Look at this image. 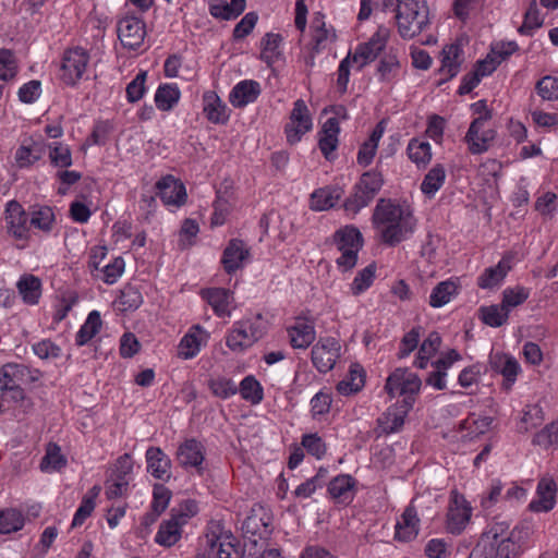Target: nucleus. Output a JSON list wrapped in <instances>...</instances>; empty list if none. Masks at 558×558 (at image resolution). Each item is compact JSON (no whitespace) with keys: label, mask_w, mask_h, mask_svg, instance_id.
I'll use <instances>...</instances> for the list:
<instances>
[{"label":"nucleus","mask_w":558,"mask_h":558,"mask_svg":"<svg viewBox=\"0 0 558 558\" xmlns=\"http://www.w3.org/2000/svg\"><path fill=\"white\" fill-rule=\"evenodd\" d=\"M203 298L213 307L215 314L219 317L229 315V304L232 299V292L225 288H210L202 292Z\"/></svg>","instance_id":"30"},{"label":"nucleus","mask_w":558,"mask_h":558,"mask_svg":"<svg viewBox=\"0 0 558 558\" xmlns=\"http://www.w3.org/2000/svg\"><path fill=\"white\" fill-rule=\"evenodd\" d=\"M461 53V46L457 43L444 47L441 51L442 60L440 72L446 73L447 76L444 80H441L439 84H442L444 82L451 80L459 73L461 65L459 57Z\"/></svg>","instance_id":"31"},{"label":"nucleus","mask_w":558,"mask_h":558,"mask_svg":"<svg viewBox=\"0 0 558 558\" xmlns=\"http://www.w3.org/2000/svg\"><path fill=\"white\" fill-rule=\"evenodd\" d=\"M338 357V343L332 338L320 340L312 348V362L319 373L330 371Z\"/></svg>","instance_id":"13"},{"label":"nucleus","mask_w":558,"mask_h":558,"mask_svg":"<svg viewBox=\"0 0 558 558\" xmlns=\"http://www.w3.org/2000/svg\"><path fill=\"white\" fill-rule=\"evenodd\" d=\"M420 518L416 508L411 502L403 511L401 520L396 524V539L411 542L418 535Z\"/></svg>","instance_id":"21"},{"label":"nucleus","mask_w":558,"mask_h":558,"mask_svg":"<svg viewBox=\"0 0 558 558\" xmlns=\"http://www.w3.org/2000/svg\"><path fill=\"white\" fill-rule=\"evenodd\" d=\"M171 497L172 493L168 487L163 484H155L150 508L161 514L168 508Z\"/></svg>","instance_id":"61"},{"label":"nucleus","mask_w":558,"mask_h":558,"mask_svg":"<svg viewBox=\"0 0 558 558\" xmlns=\"http://www.w3.org/2000/svg\"><path fill=\"white\" fill-rule=\"evenodd\" d=\"M21 372H27V367L15 363H7L0 367V396L4 397L10 384H14Z\"/></svg>","instance_id":"56"},{"label":"nucleus","mask_w":558,"mask_h":558,"mask_svg":"<svg viewBox=\"0 0 558 558\" xmlns=\"http://www.w3.org/2000/svg\"><path fill=\"white\" fill-rule=\"evenodd\" d=\"M510 269L509 262L502 258L496 266L484 270L477 279V286L481 289H493L501 283Z\"/></svg>","instance_id":"34"},{"label":"nucleus","mask_w":558,"mask_h":558,"mask_svg":"<svg viewBox=\"0 0 558 558\" xmlns=\"http://www.w3.org/2000/svg\"><path fill=\"white\" fill-rule=\"evenodd\" d=\"M328 493L335 504L342 505L349 494V475L341 474L330 481Z\"/></svg>","instance_id":"55"},{"label":"nucleus","mask_w":558,"mask_h":558,"mask_svg":"<svg viewBox=\"0 0 558 558\" xmlns=\"http://www.w3.org/2000/svg\"><path fill=\"white\" fill-rule=\"evenodd\" d=\"M88 60V53L81 47L65 51L60 66L61 80L66 85H75L82 78Z\"/></svg>","instance_id":"5"},{"label":"nucleus","mask_w":558,"mask_h":558,"mask_svg":"<svg viewBox=\"0 0 558 558\" xmlns=\"http://www.w3.org/2000/svg\"><path fill=\"white\" fill-rule=\"evenodd\" d=\"M271 521L269 510L260 504H254L242 523L245 547H257L259 541H267L272 532Z\"/></svg>","instance_id":"3"},{"label":"nucleus","mask_w":558,"mask_h":558,"mask_svg":"<svg viewBox=\"0 0 558 558\" xmlns=\"http://www.w3.org/2000/svg\"><path fill=\"white\" fill-rule=\"evenodd\" d=\"M544 20L539 15L536 0H532L524 13L523 23L518 28V33L523 36H533L534 32L542 27Z\"/></svg>","instance_id":"43"},{"label":"nucleus","mask_w":558,"mask_h":558,"mask_svg":"<svg viewBox=\"0 0 558 558\" xmlns=\"http://www.w3.org/2000/svg\"><path fill=\"white\" fill-rule=\"evenodd\" d=\"M101 324L99 312L92 311L76 333V344L82 347L92 340L99 332Z\"/></svg>","instance_id":"40"},{"label":"nucleus","mask_w":558,"mask_h":558,"mask_svg":"<svg viewBox=\"0 0 558 558\" xmlns=\"http://www.w3.org/2000/svg\"><path fill=\"white\" fill-rule=\"evenodd\" d=\"M340 132L337 118H328L318 132V147L324 157L331 161L336 158L333 151L338 147V134Z\"/></svg>","instance_id":"17"},{"label":"nucleus","mask_w":558,"mask_h":558,"mask_svg":"<svg viewBox=\"0 0 558 558\" xmlns=\"http://www.w3.org/2000/svg\"><path fill=\"white\" fill-rule=\"evenodd\" d=\"M492 366L495 371L499 372L504 376L506 381L509 383L508 387H510L515 381L520 371V366L517 360L507 355L493 360Z\"/></svg>","instance_id":"47"},{"label":"nucleus","mask_w":558,"mask_h":558,"mask_svg":"<svg viewBox=\"0 0 558 558\" xmlns=\"http://www.w3.org/2000/svg\"><path fill=\"white\" fill-rule=\"evenodd\" d=\"M384 124V120L379 121L372 131L369 137L361 145L356 156V162L359 166L367 167L372 163L377 151L379 140L385 131Z\"/></svg>","instance_id":"26"},{"label":"nucleus","mask_w":558,"mask_h":558,"mask_svg":"<svg viewBox=\"0 0 558 558\" xmlns=\"http://www.w3.org/2000/svg\"><path fill=\"white\" fill-rule=\"evenodd\" d=\"M41 280L34 275H23L16 282V289L24 303L36 305L41 296Z\"/></svg>","instance_id":"28"},{"label":"nucleus","mask_w":558,"mask_h":558,"mask_svg":"<svg viewBox=\"0 0 558 558\" xmlns=\"http://www.w3.org/2000/svg\"><path fill=\"white\" fill-rule=\"evenodd\" d=\"M383 183V175L379 171L372 170L364 172L359 183L355 185V193L351 199L353 210L356 213L367 206L380 191Z\"/></svg>","instance_id":"6"},{"label":"nucleus","mask_w":558,"mask_h":558,"mask_svg":"<svg viewBox=\"0 0 558 558\" xmlns=\"http://www.w3.org/2000/svg\"><path fill=\"white\" fill-rule=\"evenodd\" d=\"M301 444L310 454L317 459H322L326 453V445L316 433L303 435Z\"/></svg>","instance_id":"64"},{"label":"nucleus","mask_w":558,"mask_h":558,"mask_svg":"<svg viewBox=\"0 0 558 558\" xmlns=\"http://www.w3.org/2000/svg\"><path fill=\"white\" fill-rule=\"evenodd\" d=\"M530 296V290L522 286L514 288H507L502 291V307L510 313V311L523 304Z\"/></svg>","instance_id":"51"},{"label":"nucleus","mask_w":558,"mask_h":558,"mask_svg":"<svg viewBox=\"0 0 558 558\" xmlns=\"http://www.w3.org/2000/svg\"><path fill=\"white\" fill-rule=\"evenodd\" d=\"M282 43V36L275 33H266L260 40V60L268 66H272L275 62L281 59L282 52L280 45Z\"/></svg>","instance_id":"32"},{"label":"nucleus","mask_w":558,"mask_h":558,"mask_svg":"<svg viewBox=\"0 0 558 558\" xmlns=\"http://www.w3.org/2000/svg\"><path fill=\"white\" fill-rule=\"evenodd\" d=\"M413 405L414 400L411 397L403 398L390 405L377 420L381 433L390 435L400 432Z\"/></svg>","instance_id":"7"},{"label":"nucleus","mask_w":558,"mask_h":558,"mask_svg":"<svg viewBox=\"0 0 558 558\" xmlns=\"http://www.w3.org/2000/svg\"><path fill=\"white\" fill-rule=\"evenodd\" d=\"M510 525L504 520L495 519L489 523L487 530L482 534L483 539L493 542L496 545L500 539L507 537L510 533Z\"/></svg>","instance_id":"59"},{"label":"nucleus","mask_w":558,"mask_h":558,"mask_svg":"<svg viewBox=\"0 0 558 558\" xmlns=\"http://www.w3.org/2000/svg\"><path fill=\"white\" fill-rule=\"evenodd\" d=\"M291 345L295 349L307 348L315 339V330L312 324L305 320L296 322L288 329Z\"/></svg>","instance_id":"35"},{"label":"nucleus","mask_w":558,"mask_h":558,"mask_svg":"<svg viewBox=\"0 0 558 558\" xmlns=\"http://www.w3.org/2000/svg\"><path fill=\"white\" fill-rule=\"evenodd\" d=\"M146 35L145 23L136 16H125L118 23V37L123 47L137 49Z\"/></svg>","instance_id":"12"},{"label":"nucleus","mask_w":558,"mask_h":558,"mask_svg":"<svg viewBox=\"0 0 558 558\" xmlns=\"http://www.w3.org/2000/svg\"><path fill=\"white\" fill-rule=\"evenodd\" d=\"M376 263L373 262L362 270L357 271L352 282V290L354 294H361L373 284L376 277Z\"/></svg>","instance_id":"53"},{"label":"nucleus","mask_w":558,"mask_h":558,"mask_svg":"<svg viewBox=\"0 0 558 558\" xmlns=\"http://www.w3.org/2000/svg\"><path fill=\"white\" fill-rule=\"evenodd\" d=\"M49 159L53 167L69 168L72 166V154L68 145L52 143L49 145Z\"/></svg>","instance_id":"52"},{"label":"nucleus","mask_w":558,"mask_h":558,"mask_svg":"<svg viewBox=\"0 0 558 558\" xmlns=\"http://www.w3.org/2000/svg\"><path fill=\"white\" fill-rule=\"evenodd\" d=\"M260 84L253 80L239 82L229 94V101L235 108H243L254 102L260 95Z\"/></svg>","instance_id":"22"},{"label":"nucleus","mask_w":558,"mask_h":558,"mask_svg":"<svg viewBox=\"0 0 558 558\" xmlns=\"http://www.w3.org/2000/svg\"><path fill=\"white\" fill-rule=\"evenodd\" d=\"M481 320L493 328H498L508 322L509 313L502 307L501 304H492L481 306L478 310Z\"/></svg>","instance_id":"39"},{"label":"nucleus","mask_w":558,"mask_h":558,"mask_svg":"<svg viewBox=\"0 0 558 558\" xmlns=\"http://www.w3.org/2000/svg\"><path fill=\"white\" fill-rule=\"evenodd\" d=\"M409 158L417 166L425 167L432 159L430 145L427 142L412 138L407 148Z\"/></svg>","instance_id":"45"},{"label":"nucleus","mask_w":558,"mask_h":558,"mask_svg":"<svg viewBox=\"0 0 558 558\" xmlns=\"http://www.w3.org/2000/svg\"><path fill=\"white\" fill-rule=\"evenodd\" d=\"M344 191L338 186H326L311 194L310 208L315 211L328 210L336 206Z\"/></svg>","instance_id":"25"},{"label":"nucleus","mask_w":558,"mask_h":558,"mask_svg":"<svg viewBox=\"0 0 558 558\" xmlns=\"http://www.w3.org/2000/svg\"><path fill=\"white\" fill-rule=\"evenodd\" d=\"M244 327L245 324L234 323L226 337V344L233 352H243L255 343Z\"/></svg>","instance_id":"37"},{"label":"nucleus","mask_w":558,"mask_h":558,"mask_svg":"<svg viewBox=\"0 0 558 558\" xmlns=\"http://www.w3.org/2000/svg\"><path fill=\"white\" fill-rule=\"evenodd\" d=\"M16 75V63L13 52L0 49V80L9 81Z\"/></svg>","instance_id":"63"},{"label":"nucleus","mask_w":558,"mask_h":558,"mask_svg":"<svg viewBox=\"0 0 558 558\" xmlns=\"http://www.w3.org/2000/svg\"><path fill=\"white\" fill-rule=\"evenodd\" d=\"M177 458L181 466L196 468L198 473H201L205 459L204 446L195 438L187 439L179 446Z\"/></svg>","instance_id":"19"},{"label":"nucleus","mask_w":558,"mask_h":558,"mask_svg":"<svg viewBox=\"0 0 558 558\" xmlns=\"http://www.w3.org/2000/svg\"><path fill=\"white\" fill-rule=\"evenodd\" d=\"M155 186L157 195L167 206H181L186 201L185 186L171 174L162 177Z\"/></svg>","instance_id":"14"},{"label":"nucleus","mask_w":558,"mask_h":558,"mask_svg":"<svg viewBox=\"0 0 558 558\" xmlns=\"http://www.w3.org/2000/svg\"><path fill=\"white\" fill-rule=\"evenodd\" d=\"M24 526V517L16 509L0 510V534L17 532Z\"/></svg>","instance_id":"48"},{"label":"nucleus","mask_w":558,"mask_h":558,"mask_svg":"<svg viewBox=\"0 0 558 558\" xmlns=\"http://www.w3.org/2000/svg\"><path fill=\"white\" fill-rule=\"evenodd\" d=\"M29 210V226L32 228L49 233L54 226L56 216L52 207L47 205H33Z\"/></svg>","instance_id":"29"},{"label":"nucleus","mask_w":558,"mask_h":558,"mask_svg":"<svg viewBox=\"0 0 558 558\" xmlns=\"http://www.w3.org/2000/svg\"><path fill=\"white\" fill-rule=\"evenodd\" d=\"M211 392L221 399H228L238 392V386L232 379L218 378L209 381Z\"/></svg>","instance_id":"62"},{"label":"nucleus","mask_w":558,"mask_h":558,"mask_svg":"<svg viewBox=\"0 0 558 558\" xmlns=\"http://www.w3.org/2000/svg\"><path fill=\"white\" fill-rule=\"evenodd\" d=\"M29 210H25L16 201H10L5 207V220L9 233L17 240H27L29 238Z\"/></svg>","instance_id":"11"},{"label":"nucleus","mask_w":558,"mask_h":558,"mask_svg":"<svg viewBox=\"0 0 558 558\" xmlns=\"http://www.w3.org/2000/svg\"><path fill=\"white\" fill-rule=\"evenodd\" d=\"M241 397L251 404H259L264 399V389L260 383L253 376H245L238 387Z\"/></svg>","instance_id":"38"},{"label":"nucleus","mask_w":558,"mask_h":558,"mask_svg":"<svg viewBox=\"0 0 558 558\" xmlns=\"http://www.w3.org/2000/svg\"><path fill=\"white\" fill-rule=\"evenodd\" d=\"M556 493L557 485L553 478H541L536 488L537 498L530 502V510L533 512L550 511L556 504Z\"/></svg>","instance_id":"18"},{"label":"nucleus","mask_w":558,"mask_h":558,"mask_svg":"<svg viewBox=\"0 0 558 558\" xmlns=\"http://www.w3.org/2000/svg\"><path fill=\"white\" fill-rule=\"evenodd\" d=\"M415 225L416 220L412 217L384 226L381 228L383 242L389 246H396L414 231Z\"/></svg>","instance_id":"24"},{"label":"nucleus","mask_w":558,"mask_h":558,"mask_svg":"<svg viewBox=\"0 0 558 558\" xmlns=\"http://www.w3.org/2000/svg\"><path fill=\"white\" fill-rule=\"evenodd\" d=\"M458 293V286L451 281L446 280L439 282L429 295V305L432 307H441L446 305L452 295Z\"/></svg>","instance_id":"42"},{"label":"nucleus","mask_w":558,"mask_h":558,"mask_svg":"<svg viewBox=\"0 0 558 558\" xmlns=\"http://www.w3.org/2000/svg\"><path fill=\"white\" fill-rule=\"evenodd\" d=\"M66 465V459L61 453V448L53 442L48 444L46 454L40 461V470L47 471H60Z\"/></svg>","instance_id":"44"},{"label":"nucleus","mask_w":558,"mask_h":558,"mask_svg":"<svg viewBox=\"0 0 558 558\" xmlns=\"http://www.w3.org/2000/svg\"><path fill=\"white\" fill-rule=\"evenodd\" d=\"M250 258V250L240 239H231L226 246L221 263L227 274H234L243 268L244 263Z\"/></svg>","instance_id":"15"},{"label":"nucleus","mask_w":558,"mask_h":558,"mask_svg":"<svg viewBox=\"0 0 558 558\" xmlns=\"http://www.w3.org/2000/svg\"><path fill=\"white\" fill-rule=\"evenodd\" d=\"M146 462L147 472L155 478L166 482L171 477V460L159 447H149L147 449Z\"/></svg>","instance_id":"23"},{"label":"nucleus","mask_w":558,"mask_h":558,"mask_svg":"<svg viewBox=\"0 0 558 558\" xmlns=\"http://www.w3.org/2000/svg\"><path fill=\"white\" fill-rule=\"evenodd\" d=\"M398 32L404 39L420 35L428 25V7L425 0H402L396 13Z\"/></svg>","instance_id":"1"},{"label":"nucleus","mask_w":558,"mask_h":558,"mask_svg":"<svg viewBox=\"0 0 558 558\" xmlns=\"http://www.w3.org/2000/svg\"><path fill=\"white\" fill-rule=\"evenodd\" d=\"M181 92L177 84H161L155 93L156 107L161 111H170L177 106Z\"/></svg>","instance_id":"36"},{"label":"nucleus","mask_w":558,"mask_h":558,"mask_svg":"<svg viewBox=\"0 0 558 558\" xmlns=\"http://www.w3.org/2000/svg\"><path fill=\"white\" fill-rule=\"evenodd\" d=\"M530 536L527 525L514 526L509 535L495 545L494 558H519L522 554V546Z\"/></svg>","instance_id":"9"},{"label":"nucleus","mask_w":558,"mask_h":558,"mask_svg":"<svg viewBox=\"0 0 558 558\" xmlns=\"http://www.w3.org/2000/svg\"><path fill=\"white\" fill-rule=\"evenodd\" d=\"M388 38L389 31L381 26L378 27L367 41L360 44L354 53H351V64H357V69L361 70L366 64L373 62L384 51Z\"/></svg>","instance_id":"4"},{"label":"nucleus","mask_w":558,"mask_h":558,"mask_svg":"<svg viewBox=\"0 0 558 558\" xmlns=\"http://www.w3.org/2000/svg\"><path fill=\"white\" fill-rule=\"evenodd\" d=\"M537 95L547 101L558 100V77L545 75L535 84Z\"/></svg>","instance_id":"54"},{"label":"nucleus","mask_w":558,"mask_h":558,"mask_svg":"<svg viewBox=\"0 0 558 558\" xmlns=\"http://www.w3.org/2000/svg\"><path fill=\"white\" fill-rule=\"evenodd\" d=\"M204 112L207 119L216 124H225L229 120L228 108L215 92H206L203 96Z\"/></svg>","instance_id":"27"},{"label":"nucleus","mask_w":558,"mask_h":558,"mask_svg":"<svg viewBox=\"0 0 558 558\" xmlns=\"http://www.w3.org/2000/svg\"><path fill=\"white\" fill-rule=\"evenodd\" d=\"M472 508L464 496L457 490L451 492L450 504L447 512V530L449 533L460 534L469 523Z\"/></svg>","instance_id":"8"},{"label":"nucleus","mask_w":558,"mask_h":558,"mask_svg":"<svg viewBox=\"0 0 558 558\" xmlns=\"http://www.w3.org/2000/svg\"><path fill=\"white\" fill-rule=\"evenodd\" d=\"M401 2V0H361L357 21H366L371 16L374 5L375 8H380L383 11L390 10L397 12L398 5Z\"/></svg>","instance_id":"50"},{"label":"nucleus","mask_w":558,"mask_h":558,"mask_svg":"<svg viewBox=\"0 0 558 558\" xmlns=\"http://www.w3.org/2000/svg\"><path fill=\"white\" fill-rule=\"evenodd\" d=\"M182 524L171 514L169 520L163 521L156 534L155 542L165 547L173 546L181 538Z\"/></svg>","instance_id":"33"},{"label":"nucleus","mask_w":558,"mask_h":558,"mask_svg":"<svg viewBox=\"0 0 558 558\" xmlns=\"http://www.w3.org/2000/svg\"><path fill=\"white\" fill-rule=\"evenodd\" d=\"M291 122L286 125V135L290 144L298 143L302 135L312 129V119L304 100L298 99L294 102L290 116Z\"/></svg>","instance_id":"10"},{"label":"nucleus","mask_w":558,"mask_h":558,"mask_svg":"<svg viewBox=\"0 0 558 558\" xmlns=\"http://www.w3.org/2000/svg\"><path fill=\"white\" fill-rule=\"evenodd\" d=\"M400 62L396 53H385L377 65V73L381 82H391L399 73Z\"/></svg>","instance_id":"46"},{"label":"nucleus","mask_w":558,"mask_h":558,"mask_svg":"<svg viewBox=\"0 0 558 558\" xmlns=\"http://www.w3.org/2000/svg\"><path fill=\"white\" fill-rule=\"evenodd\" d=\"M474 113L478 114L465 134V143L473 155H480L488 150L490 143L496 137V131L485 129V124L493 118V112L487 108L486 100L481 99L471 106Z\"/></svg>","instance_id":"2"},{"label":"nucleus","mask_w":558,"mask_h":558,"mask_svg":"<svg viewBox=\"0 0 558 558\" xmlns=\"http://www.w3.org/2000/svg\"><path fill=\"white\" fill-rule=\"evenodd\" d=\"M147 72L140 71L136 76L126 86V99L129 102H137L141 100L146 92Z\"/></svg>","instance_id":"57"},{"label":"nucleus","mask_w":558,"mask_h":558,"mask_svg":"<svg viewBox=\"0 0 558 558\" xmlns=\"http://www.w3.org/2000/svg\"><path fill=\"white\" fill-rule=\"evenodd\" d=\"M373 217L376 223L384 227L399 220L402 221L403 218H412L413 215L409 208H404L400 205L391 203V201L381 198L378 201L375 207Z\"/></svg>","instance_id":"20"},{"label":"nucleus","mask_w":558,"mask_h":558,"mask_svg":"<svg viewBox=\"0 0 558 558\" xmlns=\"http://www.w3.org/2000/svg\"><path fill=\"white\" fill-rule=\"evenodd\" d=\"M446 179V171L441 165H435L424 177L421 191L427 196H434L442 186Z\"/></svg>","instance_id":"41"},{"label":"nucleus","mask_w":558,"mask_h":558,"mask_svg":"<svg viewBox=\"0 0 558 558\" xmlns=\"http://www.w3.org/2000/svg\"><path fill=\"white\" fill-rule=\"evenodd\" d=\"M119 303L123 306L124 311L136 310L143 303L142 293L136 287L129 284L121 290Z\"/></svg>","instance_id":"60"},{"label":"nucleus","mask_w":558,"mask_h":558,"mask_svg":"<svg viewBox=\"0 0 558 558\" xmlns=\"http://www.w3.org/2000/svg\"><path fill=\"white\" fill-rule=\"evenodd\" d=\"M209 339L207 332L202 326L194 325L189 332L180 340L178 347V355L183 360L193 359L201 351L202 344H205Z\"/></svg>","instance_id":"16"},{"label":"nucleus","mask_w":558,"mask_h":558,"mask_svg":"<svg viewBox=\"0 0 558 558\" xmlns=\"http://www.w3.org/2000/svg\"><path fill=\"white\" fill-rule=\"evenodd\" d=\"M533 444L544 448L558 445V418L536 433L533 437Z\"/></svg>","instance_id":"58"},{"label":"nucleus","mask_w":558,"mask_h":558,"mask_svg":"<svg viewBox=\"0 0 558 558\" xmlns=\"http://www.w3.org/2000/svg\"><path fill=\"white\" fill-rule=\"evenodd\" d=\"M333 243L341 252V256L336 260L337 265L342 272H347L349 270V226H344L335 232Z\"/></svg>","instance_id":"49"}]
</instances>
